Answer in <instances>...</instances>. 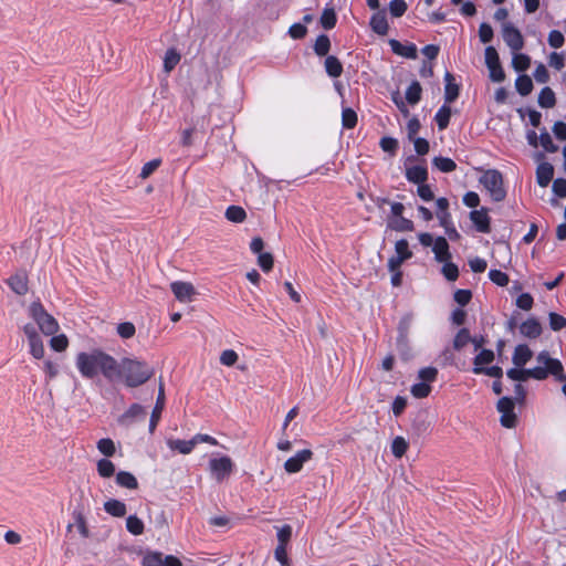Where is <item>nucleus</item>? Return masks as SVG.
I'll return each mask as SVG.
<instances>
[{
    "label": "nucleus",
    "mask_w": 566,
    "mask_h": 566,
    "mask_svg": "<svg viewBox=\"0 0 566 566\" xmlns=\"http://www.w3.org/2000/svg\"><path fill=\"white\" fill-rule=\"evenodd\" d=\"M547 42H548L551 48L559 49V48H562L564 45L565 38H564V35H563V33L560 31L552 30L548 33Z\"/></svg>",
    "instance_id": "e2e57ef3"
},
{
    "label": "nucleus",
    "mask_w": 566,
    "mask_h": 566,
    "mask_svg": "<svg viewBox=\"0 0 566 566\" xmlns=\"http://www.w3.org/2000/svg\"><path fill=\"white\" fill-rule=\"evenodd\" d=\"M321 24L325 30H331L336 25L337 17L333 8L324 9L321 15Z\"/></svg>",
    "instance_id": "ea45409f"
},
{
    "label": "nucleus",
    "mask_w": 566,
    "mask_h": 566,
    "mask_svg": "<svg viewBox=\"0 0 566 566\" xmlns=\"http://www.w3.org/2000/svg\"><path fill=\"white\" fill-rule=\"evenodd\" d=\"M98 451L105 457H113L116 452L115 443L109 438H103L97 441Z\"/></svg>",
    "instance_id": "09e8293b"
},
{
    "label": "nucleus",
    "mask_w": 566,
    "mask_h": 566,
    "mask_svg": "<svg viewBox=\"0 0 566 566\" xmlns=\"http://www.w3.org/2000/svg\"><path fill=\"white\" fill-rule=\"evenodd\" d=\"M395 251L396 256L400 258L403 262L412 258V252L406 239H400L395 243Z\"/></svg>",
    "instance_id": "37998d69"
},
{
    "label": "nucleus",
    "mask_w": 566,
    "mask_h": 566,
    "mask_svg": "<svg viewBox=\"0 0 566 566\" xmlns=\"http://www.w3.org/2000/svg\"><path fill=\"white\" fill-rule=\"evenodd\" d=\"M126 528L133 535H142L144 533V523L136 515H129L126 520Z\"/></svg>",
    "instance_id": "a19ab883"
},
{
    "label": "nucleus",
    "mask_w": 566,
    "mask_h": 566,
    "mask_svg": "<svg viewBox=\"0 0 566 566\" xmlns=\"http://www.w3.org/2000/svg\"><path fill=\"white\" fill-rule=\"evenodd\" d=\"M470 220L474 224L476 231L481 233L491 232V218L488 214L486 208H481L480 210H472L470 212Z\"/></svg>",
    "instance_id": "ddd939ff"
},
{
    "label": "nucleus",
    "mask_w": 566,
    "mask_h": 566,
    "mask_svg": "<svg viewBox=\"0 0 566 566\" xmlns=\"http://www.w3.org/2000/svg\"><path fill=\"white\" fill-rule=\"evenodd\" d=\"M406 178L409 182L419 185L428 180V170L426 166L417 165L406 169Z\"/></svg>",
    "instance_id": "5701e85b"
},
{
    "label": "nucleus",
    "mask_w": 566,
    "mask_h": 566,
    "mask_svg": "<svg viewBox=\"0 0 566 566\" xmlns=\"http://www.w3.org/2000/svg\"><path fill=\"white\" fill-rule=\"evenodd\" d=\"M369 25L378 35H386L389 31L386 11L382 9L375 12L370 18Z\"/></svg>",
    "instance_id": "dca6fc26"
},
{
    "label": "nucleus",
    "mask_w": 566,
    "mask_h": 566,
    "mask_svg": "<svg viewBox=\"0 0 566 566\" xmlns=\"http://www.w3.org/2000/svg\"><path fill=\"white\" fill-rule=\"evenodd\" d=\"M396 347H397L399 357L402 360L408 361L413 358L415 354H413L412 347L410 345L409 337H397Z\"/></svg>",
    "instance_id": "a878e982"
},
{
    "label": "nucleus",
    "mask_w": 566,
    "mask_h": 566,
    "mask_svg": "<svg viewBox=\"0 0 566 566\" xmlns=\"http://www.w3.org/2000/svg\"><path fill=\"white\" fill-rule=\"evenodd\" d=\"M116 483L128 490H136L138 488V481L134 474L127 471H119L116 474Z\"/></svg>",
    "instance_id": "cd10ccee"
},
{
    "label": "nucleus",
    "mask_w": 566,
    "mask_h": 566,
    "mask_svg": "<svg viewBox=\"0 0 566 566\" xmlns=\"http://www.w3.org/2000/svg\"><path fill=\"white\" fill-rule=\"evenodd\" d=\"M437 376L438 369L431 366L421 368L418 373V377L426 384L433 382L437 379Z\"/></svg>",
    "instance_id": "680f3d73"
},
{
    "label": "nucleus",
    "mask_w": 566,
    "mask_h": 566,
    "mask_svg": "<svg viewBox=\"0 0 566 566\" xmlns=\"http://www.w3.org/2000/svg\"><path fill=\"white\" fill-rule=\"evenodd\" d=\"M554 177V167L549 163H542L536 168V181L539 187H547Z\"/></svg>",
    "instance_id": "4be33fe9"
},
{
    "label": "nucleus",
    "mask_w": 566,
    "mask_h": 566,
    "mask_svg": "<svg viewBox=\"0 0 566 566\" xmlns=\"http://www.w3.org/2000/svg\"><path fill=\"white\" fill-rule=\"evenodd\" d=\"M7 282L11 290L18 295H24L29 290L28 275L23 271L17 272L14 275L10 276Z\"/></svg>",
    "instance_id": "f3484780"
},
{
    "label": "nucleus",
    "mask_w": 566,
    "mask_h": 566,
    "mask_svg": "<svg viewBox=\"0 0 566 566\" xmlns=\"http://www.w3.org/2000/svg\"><path fill=\"white\" fill-rule=\"evenodd\" d=\"M436 203H437V208H438L437 218L439 220V223H440V226H446L447 220L450 217V212L448 211L449 201L447 198L441 197V198L437 199Z\"/></svg>",
    "instance_id": "e433bc0d"
},
{
    "label": "nucleus",
    "mask_w": 566,
    "mask_h": 566,
    "mask_svg": "<svg viewBox=\"0 0 566 566\" xmlns=\"http://www.w3.org/2000/svg\"><path fill=\"white\" fill-rule=\"evenodd\" d=\"M69 339L64 334L52 335L50 346L55 352H63L67 348Z\"/></svg>",
    "instance_id": "052dcab7"
},
{
    "label": "nucleus",
    "mask_w": 566,
    "mask_h": 566,
    "mask_svg": "<svg viewBox=\"0 0 566 566\" xmlns=\"http://www.w3.org/2000/svg\"><path fill=\"white\" fill-rule=\"evenodd\" d=\"M520 333L527 338H537L542 334V325L534 317L527 318L521 324Z\"/></svg>",
    "instance_id": "aec40b11"
},
{
    "label": "nucleus",
    "mask_w": 566,
    "mask_h": 566,
    "mask_svg": "<svg viewBox=\"0 0 566 566\" xmlns=\"http://www.w3.org/2000/svg\"><path fill=\"white\" fill-rule=\"evenodd\" d=\"M117 333L122 338L128 339L135 335L136 328L133 323L124 322L117 325Z\"/></svg>",
    "instance_id": "0e129e2a"
},
{
    "label": "nucleus",
    "mask_w": 566,
    "mask_h": 566,
    "mask_svg": "<svg viewBox=\"0 0 566 566\" xmlns=\"http://www.w3.org/2000/svg\"><path fill=\"white\" fill-rule=\"evenodd\" d=\"M412 322H413V314L412 313L405 314L399 321V324L397 327V332H398L397 337H409Z\"/></svg>",
    "instance_id": "58836bf2"
},
{
    "label": "nucleus",
    "mask_w": 566,
    "mask_h": 566,
    "mask_svg": "<svg viewBox=\"0 0 566 566\" xmlns=\"http://www.w3.org/2000/svg\"><path fill=\"white\" fill-rule=\"evenodd\" d=\"M442 263H443V265H442L441 272H442L443 276L448 281L454 282L459 277L458 265L454 264L453 262H450V260L449 261H444Z\"/></svg>",
    "instance_id": "3c124183"
},
{
    "label": "nucleus",
    "mask_w": 566,
    "mask_h": 566,
    "mask_svg": "<svg viewBox=\"0 0 566 566\" xmlns=\"http://www.w3.org/2000/svg\"><path fill=\"white\" fill-rule=\"evenodd\" d=\"M342 125L346 129H352L357 125V114L353 108L346 107L343 109Z\"/></svg>",
    "instance_id": "79ce46f5"
},
{
    "label": "nucleus",
    "mask_w": 566,
    "mask_h": 566,
    "mask_svg": "<svg viewBox=\"0 0 566 566\" xmlns=\"http://www.w3.org/2000/svg\"><path fill=\"white\" fill-rule=\"evenodd\" d=\"M104 510L112 516L123 517L126 514V505L119 500L111 499L104 503Z\"/></svg>",
    "instance_id": "bb28decb"
},
{
    "label": "nucleus",
    "mask_w": 566,
    "mask_h": 566,
    "mask_svg": "<svg viewBox=\"0 0 566 566\" xmlns=\"http://www.w3.org/2000/svg\"><path fill=\"white\" fill-rule=\"evenodd\" d=\"M485 64L490 71V78L492 82L501 83L505 80L504 70L494 46H488L485 49Z\"/></svg>",
    "instance_id": "6e6552de"
},
{
    "label": "nucleus",
    "mask_w": 566,
    "mask_h": 566,
    "mask_svg": "<svg viewBox=\"0 0 566 566\" xmlns=\"http://www.w3.org/2000/svg\"><path fill=\"white\" fill-rule=\"evenodd\" d=\"M432 165L441 172H452L457 169V164L449 157L437 156L432 159Z\"/></svg>",
    "instance_id": "2f4dec72"
},
{
    "label": "nucleus",
    "mask_w": 566,
    "mask_h": 566,
    "mask_svg": "<svg viewBox=\"0 0 566 566\" xmlns=\"http://www.w3.org/2000/svg\"><path fill=\"white\" fill-rule=\"evenodd\" d=\"M472 371L475 375H486L496 379H501L503 376V369L500 366L473 367Z\"/></svg>",
    "instance_id": "de8ad7c7"
},
{
    "label": "nucleus",
    "mask_w": 566,
    "mask_h": 566,
    "mask_svg": "<svg viewBox=\"0 0 566 566\" xmlns=\"http://www.w3.org/2000/svg\"><path fill=\"white\" fill-rule=\"evenodd\" d=\"M161 159L156 158L148 163H146L140 170L139 177L142 179H147L157 168L160 166Z\"/></svg>",
    "instance_id": "338daca9"
},
{
    "label": "nucleus",
    "mask_w": 566,
    "mask_h": 566,
    "mask_svg": "<svg viewBox=\"0 0 566 566\" xmlns=\"http://www.w3.org/2000/svg\"><path fill=\"white\" fill-rule=\"evenodd\" d=\"M549 326L557 332L566 327V318L557 313L551 312L548 315Z\"/></svg>",
    "instance_id": "774afa93"
},
{
    "label": "nucleus",
    "mask_w": 566,
    "mask_h": 566,
    "mask_svg": "<svg viewBox=\"0 0 566 566\" xmlns=\"http://www.w3.org/2000/svg\"><path fill=\"white\" fill-rule=\"evenodd\" d=\"M536 360L542 366L528 369L515 366L506 371V376L514 381H526L530 378L545 380L548 376H553L556 381L566 380V373L562 361L553 358L547 350L538 353Z\"/></svg>",
    "instance_id": "f257e3e1"
},
{
    "label": "nucleus",
    "mask_w": 566,
    "mask_h": 566,
    "mask_svg": "<svg viewBox=\"0 0 566 566\" xmlns=\"http://www.w3.org/2000/svg\"><path fill=\"white\" fill-rule=\"evenodd\" d=\"M164 407H165V390H164L163 384L160 382L156 405L150 415V420H149V431L150 432H154V430L156 429L158 421L160 419L161 412L164 410Z\"/></svg>",
    "instance_id": "2eb2a0df"
},
{
    "label": "nucleus",
    "mask_w": 566,
    "mask_h": 566,
    "mask_svg": "<svg viewBox=\"0 0 566 566\" xmlns=\"http://www.w3.org/2000/svg\"><path fill=\"white\" fill-rule=\"evenodd\" d=\"M533 357V352L526 344H520L515 347L512 361L516 367H524Z\"/></svg>",
    "instance_id": "412c9836"
},
{
    "label": "nucleus",
    "mask_w": 566,
    "mask_h": 566,
    "mask_svg": "<svg viewBox=\"0 0 566 566\" xmlns=\"http://www.w3.org/2000/svg\"><path fill=\"white\" fill-rule=\"evenodd\" d=\"M29 342L30 353L35 359H41L44 356V345L40 336L32 338Z\"/></svg>",
    "instance_id": "864d4df0"
},
{
    "label": "nucleus",
    "mask_w": 566,
    "mask_h": 566,
    "mask_svg": "<svg viewBox=\"0 0 566 566\" xmlns=\"http://www.w3.org/2000/svg\"><path fill=\"white\" fill-rule=\"evenodd\" d=\"M313 457V452L310 449H303L295 455L289 458L284 462V470L287 473H297L302 470L305 462L310 461Z\"/></svg>",
    "instance_id": "9b49d317"
},
{
    "label": "nucleus",
    "mask_w": 566,
    "mask_h": 566,
    "mask_svg": "<svg viewBox=\"0 0 566 566\" xmlns=\"http://www.w3.org/2000/svg\"><path fill=\"white\" fill-rule=\"evenodd\" d=\"M531 65V57L523 53L514 54L512 59V66L517 72L526 71Z\"/></svg>",
    "instance_id": "a18cd8bd"
},
{
    "label": "nucleus",
    "mask_w": 566,
    "mask_h": 566,
    "mask_svg": "<svg viewBox=\"0 0 566 566\" xmlns=\"http://www.w3.org/2000/svg\"><path fill=\"white\" fill-rule=\"evenodd\" d=\"M146 410L145 408L139 403H133L122 416V421H125L126 419H135L138 417H145Z\"/></svg>",
    "instance_id": "13d9d810"
},
{
    "label": "nucleus",
    "mask_w": 566,
    "mask_h": 566,
    "mask_svg": "<svg viewBox=\"0 0 566 566\" xmlns=\"http://www.w3.org/2000/svg\"><path fill=\"white\" fill-rule=\"evenodd\" d=\"M408 9L405 0H391L389 3V11L394 18L402 17Z\"/></svg>",
    "instance_id": "6e6d98bb"
},
{
    "label": "nucleus",
    "mask_w": 566,
    "mask_h": 566,
    "mask_svg": "<svg viewBox=\"0 0 566 566\" xmlns=\"http://www.w3.org/2000/svg\"><path fill=\"white\" fill-rule=\"evenodd\" d=\"M29 315L36 323L44 335L51 336L59 331L56 319L49 314L40 302H33L29 306Z\"/></svg>",
    "instance_id": "39448f33"
},
{
    "label": "nucleus",
    "mask_w": 566,
    "mask_h": 566,
    "mask_svg": "<svg viewBox=\"0 0 566 566\" xmlns=\"http://www.w3.org/2000/svg\"><path fill=\"white\" fill-rule=\"evenodd\" d=\"M502 35L504 42L512 49V51L516 52L523 48L524 40L522 33L511 23H505L503 25Z\"/></svg>",
    "instance_id": "9d476101"
},
{
    "label": "nucleus",
    "mask_w": 566,
    "mask_h": 566,
    "mask_svg": "<svg viewBox=\"0 0 566 566\" xmlns=\"http://www.w3.org/2000/svg\"><path fill=\"white\" fill-rule=\"evenodd\" d=\"M450 118L451 108L444 104L438 109L434 116V120L437 123L439 130H444L449 126Z\"/></svg>",
    "instance_id": "7c9ffc66"
},
{
    "label": "nucleus",
    "mask_w": 566,
    "mask_h": 566,
    "mask_svg": "<svg viewBox=\"0 0 566 566\" xmlns=\"http://www.w3.org/2000/svg\"><path fill=\"white\" fill-rule=\"evenodd\" d=\"M537 102L543 108H552L556 104L555 93L551 87L545 86L541 90Z\"/></svg>",
    "instance_id": "c756f323"
},
{
    "label": "nucleus",
    "mask_w": 566,
    "mask_h": 566,
    "mask_svg": "<svg viewBox=\"0 0 566 566\" xmlns=\"http://www.w3.org/2000/svg\"><path fill=\"white\" fill-rule=\"evenodd\" d=\"M331 49V40L326 34H321L316 38L314 44V52L318 56H327Z\"/></svg>",
    "instance_id": "4c0bfd02"
},
{
    "label": "nucleus",
    "mask_w": 566,
    "mask_h": 566,
    "mask_svg": "<svg viewBox=\"0 0 566 566\" xmlns=\"http://www.w3.org/2000/svg\"><path fill=\"white\" fill-rule=\"evenodd\" d=\"M432 251L437 262H444L451 260L452 255L449 250V243L444 237H438L434 240Z\"/></svg>",
    "instance_id": "a211bd4d"
},
{
    "label": "nucleus",
    "mask_w": 566,
    "mask_h": 566,
    "mask_svg": "<svg viewBox=\"0 0 566 566\" xmlns=\"http://www.w3.org/2000/svg\"><path fill=\"white\" fill-rule=\"evenodd\" d=\"M515 87L520 95L527 96L532 93L534 86L532 78L526 74H522L517 76Z\"/></svg>",
    "instance_id": "473e14b6"
},
{
    "label": "nucleus",
    "mask_w": 566,
    "mask_h": 566,
    "mask_svg": "<svg viewBox=\"0 0 566 566\" xmlns=\"http://www.w3.org/2000/svg\"><path fill=\"white\" fill-rule=\"evenodd\" d=\"M143 566H182L179 558L174 555H164L161 552L147 551L142 559Z\"/></svg>",
    "instance_id": "1a4fd4ad"
},
{
    "label": "nucleus",
    "mask_w": 566,
    "mask_h": 566,
    "mask_svg": "<svg viewBox=\"0 0 566 566\" xmlns=\"http://www.w3.org/2000/svg\"><path fill=\"white\" fill-rule=\"evenodd\" d=\"M389 45L391 48V51L399 56H403L406 59L411 60H415L418 56L417 46L413 43L403 44L396 39H391L389 40Z\"/></svg>",
    "instance_id": "4468645a"
},
{
    "label": "nucleus",
    "mask_w": 566,
    "mask_h": 566,
    "mask_svg": "<svg viewBox=\"0 0 566 566\" xmlns=\"http://www.w3.org/2000/svg\"><path fill=\"white\" fill-rule=\"evenodd\" d=\"M480 184L489 191L495 202H501L506 197L503 176L497 169L485 170L479 179Z\"/></svg>",
    "instance_id": "20e7f679"
},
{
    "label": "nucleus",
    "mask_w": 566,
    "mask_h": 566,
    "mask_svg": "<svg viewBox=\"0 0 566 566\" xmlns=\"http://www.w3.org/2000/svg\"><path fill=\"white\" fill-rule=\"evenodd\" d=\"M539 143L547 153H556L558 150V146L554 144L551 135L545 128L541 132Z\"/></svg>",
    "instance_id": "bf43d9fd"
},
{
    "label": "nucleus",
    "mask_w": 566,
    "mask_h": 566,
    "mask_svg": "<svg viewBox=\"0 0 566 566\" xmlns=\"http://www.w3.org/2000/svg\"><path fill=\"white\" fill-rule=\"evenodd\" d=\"M379 145L384 151L389 153L391 155H395L398 149V140L394 137H382L380 139Z\"/></svg>",
    "instance_id": "69168bd1"
},
{
    "label": "nucleus",
    "mask_w": 566,
    "mask_h": 566,
    "mask_svg": "<svg viewBox=\"0 0 566 566\" xmlns=\"http://www.w3.org/2000/svg\"><path fill=\"white\" fill-rule=\"evenodd\" d=\"M489 279L497 286H506L510 282L509 275L501 270H490Z\"/></svg>",
    "instance_id": "4d7b16f0"
},
{
    "label": "nucleus",
    "mask_w": 566,
    "mask_h": 566,
    "mask_svg": "<svg viewBox=\"0 0 566 566\" xmlns=\"http://www.w3.org/2000/svg\"><path fill=\"white\" fill-rule=\"evenodd\" d=\"M494 360V353L491 349H481V352L474 357V367H485Z\"/></svg>",
    "instance_id": "49530a36"
},
{
    "label": "nucleus",
    "mask_w": 566,
    "mask_h": 566,
    "mask_svg": "<svg viewBox=\"0 0 566 566\" xmlns=\"http://www.w3.org/2000/svg\"><path fill=\"white\" fill-rule=\"evenodd\" d=\"M114 374V381L120 380L126 387L136 388L146 384L155 375V369L144 360L125 357L116 360Z\"/></svg>",
    "instance_id": "7ed1b4c3"
},
{
    "label": "nucleus",
    "mask_w": 566,
    "mask_h": 566,
    "mask_svg": "<svg viewBox=\"0 0 566 566\" xmlns=\"http://www.w3.org/2000/svg\"><path fill=\"white\" fill-rule=\"evenodd\" d=\"M76 367L85 378L92 379L101 373L108 381H114L116 359L99 349L81 352L76 356Z\"/></svg>",
    "instance_id": "f03ea898"
},
{
    "label": "nucleus",
    "mask_w": 566,
    "mask_h": 566,
    "mask_svg": "<svg viewBox=\"0 0 566 566\" xmlns=\"http://www.w3.org/2000/svg\"><path fill=\"white\" fill-rule=\"evenodd\" d=\"M408 442L403 437H396L391 442V452L396 458H401L408 450Z\"/></svg>",
    "instance_id": "c03bdc74"
},
{
    "label": "nucleus",
    "mask_w": 566,
    "mask_h": 566,
    "mask_svg": "<svg viewBox=\"0 0 566 566\" xmlns=\"http://www.w3.org/2000/svg\"><path fill=\"white\" fill-rule=\"evenodd\" d=\"M180 54L177 52L176 49H168L165 53L164 57V70L167 73H170L177 64L180 62Z\"/></svg>",
    "instance_id": "f704fd0d"
},
{
    "label": "nucleus",
    "mask_w": 566,
    "mask_h": 566,
    "mask_svg": "<svg viewBox=\"0 0 566 566\" xmlns=\"http://www.w3.org/2000/svg\"><path fill=\"white\" fill-rule=\"evenodd\" d=\"M224 216L229 221L234 223H241L247 219V212L240 206H229Z\"/></svg>",
    "instance_id": "72a5a7b5"
},
{
    "label": "nucleus",
    "mask_w": 566,
    "mask_h": 566,
    "mask_svg": "<svg viewBox=\"0 0 566 566\" xmlns=\"http://www.w3.org/2000/svg\"><path fill=\"white\" fill-rule=\"evenodd\" d=\"M167 446L172 451H178L181 454H189L196 447L193 437L190 440L169 439Z\"/></svg>",
    "instance_id": "b1692460"
},
{
    "label": "nucleus",
    "mask_w": 566,
    "mask_h": 566,
    "mask_svg": "<svg viewBox=\"0 0 566 566\" xmlns=\"http://www.w3.org/2000/svg\"><path fill=\"white\" fill-rule=\"evenodd\" d=\"M234 464L230 457L222 455L220 458H212L209 461V470L212 476L221 482L228 478L233 471Z\"/></svg>",
    "instance_id": "0eeeda50"
},
{
    "label": "nucleus",
    "mask_w": 566,
    "mask_h": 566,
    "mask_svg": "<svg viewBox=\"0 0 566 566\" xmlns=\"http://www.w3.org/2000/svg\"><path fill=\"white\" fill-rule=\"evenodd\" d=\"M411 395L416 398H426L430 395L431 392V386L429 384H426V382H417V384H413L411 386Z\"/></svg>",
    "instance_id": "5fc2aeb1"
},
{
    "label": "nucleus",
    "mask_w": 566,
    "mask_h": 566,
    "mask_svg": "<svg viewBox=\"0 0 566 566\" xmlns=\"http://www.w3.org/2000/svg\"><path fill=\"white\" fill-rule=\"evenodd\" d=\"M175 297L182 303L190 302L196 294V290L190 282L175 281L170 284Z\"/></svg>",
    "instance_id": "f8f14e48"
},
{
    "label": "nucleus",
    "mask_w": 566,
    "mask_h": 566,
    "mask_svg": "<svg viewBox=\"0 0 566 566\" xmlns=\"http://www.w3.org/2000/svg\"><path fill=\"white\" fill-rule=\"evenodd\" d=\"M325 71L328 76L337 78L343 73V64L335 55H327L324 62Z\"/></svg>",
    "instance_id": "393cba45"
},
{
    "label": "nucleus",
    "mask_w": 566,
    "mask_h": 566,
    "mask_svg": "<svg viewBox=\"0 0 566 566\" xmlns=\"http://www.w3.org/2000/svg\"><path fill=\"white\" fill-rule=\"evenodd\" d=\"M389 227L397 232H407L415 229L413 222L403 217H397L389 221Z\"/></svg>",
    "instance_id": "c9c22d12"
},
{
    "label": "nucleus",
    "mask_w": 566,
    "mask_h": 566,
    "mask_svg": "<svg viewBox=\"0 0 566 566\" xmlns=\"http://www.w3.org/2000/svg\"><path fill=\"white\" fill-rule=\"evenodd\" d=\"M97 472L102 478H111L115 473V465L108 459H101L97 462Z\"/></svg>",
    "instance_id": "8fccbe9b"
},
{
    "label": "nucleus",
    "mask_w": 566,
    "mask_h": 566,
    "mask_svg": "<svg viewBox=\"0 0 566 566\" xmlns=\"http://www.w3.org/2000/svg\"><path fill=\"white\" fill-rule=\"evenodd\" d=\"M444 82V102L453 103L459 97L460 86L455 83V78L450 72H446Z\"/></svg>",
    "instance_id": "6ab92c4d"
},
{
    "label": "nucleus",
    "mask_w": 566,
    "mask_h": 566,
    "mask_svg": "<svg viewBox=\"0 0 566 566\" xmlns=\"http://www.w3.org/2000/svg\"><path fill=\"white\" fill-rule=\"evenodd\" d=\"M496 409L501 413L500 422L504 428H515L517 423V417L514 411L515 402L511 397H502L496 403Z\"/></svg>",
    "instance_id": "423d86ee"
},
{
    "label": "nucleus",
    "mask_w": 566,
    "mask_h": 566,
    "mask_svg": "<svg viewBox=\"0 0 566 566\" xmlns=\"http://www.w3.org/2000/svg\"><path fill=\"white\" fill-rule=\"evenodd\" d=\"M471 340V335L468 328H461L454 339H453V348L455 350H461Z\"/></svg>",
    "instance_id": "603ef678"
},
{
    "label": "nucleus",
    "mask_w": 566,
    "mask_h": 566,
    "mask_svg": "<svg viewBox=\"0 0 566 566\" xmlns=\"http://www.w3.org/2000/svg\"><path fill=\"white\" fill-rule=\"evenodd\" d=\"M422 95V87L418 81H412L406 90V101L410 105H416L420 102Z\"/></svg>",
    "instance_id": "c85d7f7f"
}]
</instances>
